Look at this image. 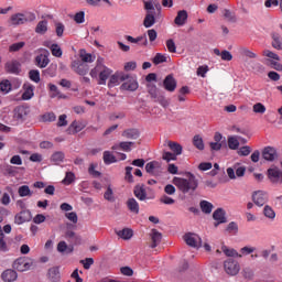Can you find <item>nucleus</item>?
<instances>
[{
	"mask_svg": "<svg viewBox=\"0 0 282 282\" xmlns=\"http://www.w3.org/2000/svg\"><path fill=\"white\" fill-rule=\"evenodd\" d=\"M172 184L181 191V193H195L197 191V186H199V181L194 176L193 173H187V177L175 176L172 180Z\"/></svg>",
	"mask_w": 282,
	"mask_h": 282,
	"instance_id": "f257e3e1",
	"label": "nucleus"
},
{
	"mask_svg": "<svg viewBox=\"0 0 282 282\" xmlns=\"http://www.w3.org/2000/svg\"><path fill=\"white\" fill-rule=\"evenodd\" d=\"M111 74H113V69L107 67L105 65V58L99 56L96 61V66L90 69L89 76L91 78H99L98 85H107V80Z\"/></svg>",
	"mask_w": 282,
	"mask_h": 282,
	"instance_id": "f03ea898",
	"label": "nucleus"
},
{
	"mask_svg": "<svg viewBox=\"0 0 282 282\" xmlns=\"http://www.w3.org/2000/svg\"><path fill=\"white\" fill-rule=\"evenodd\" d=\"M127 78L123 79V83L120 86V89L123 91H137L140 84L138 83V76L126 74Z\"/></svg>",
	"mask_w": 282,
	"mask_h": 282,
	"instance_id": "7ed1b4c3",
	"label": "nucleus"
},
{
	"mask_svg": "<svg viewBox=\"0 0 282 282\" xmlns=\"http://www.w3.org/2000/svg\"><path fill=\"white\" fill-rule=\"evenodd\" d=\"M224 270L229 276H237L241 271V265L235 259H227L224 262Z\"/></svg>",
	"mask_w": 282,
	"mask_h": 282,
	"instance_id": "20e7f679",
	"label": "nucleus"
},
{
	"mask_svg": "<svg viewBox=\"0 0 282 282\" xmlns=\"http://www.w3.org/2000/svg\"><path fill=\"white\" fill-rule=\"evenodd\" d=\"M227 175L229 180H237V177H243V175H246V166L241 163H235L231 167L227 169Z\"/></svg>",
	"mask_w": 282,
	"mask_h": 282,
	"instance_id": "39448f33",
	"label": "nucleus"
},
{
	"mask_svg": "<svg viewBox=\"0 0 282 282\" xmlns=\"http://www.w3.org/2000/svg\"><path fill=\"white\" fill-rule=\"evenodd\" d=\"M40 54L35 57V65L41 69H45L50 65V51L46 48H40Z\"/></svg>",
	"mask_w": 282,
	"mask_h": 282,
	"instance_id": "423d86ee",
	"label": "nucleus"
},
{
	"mask_svg": "<svg viewBox=\"0 0 282 282\" xmlns=\"http://www.w3.org/2000/svg\"><path fill=\"white\" fill-rule=\"evenodd\" d=\"M36 19V15L31 14L30 18L28 15L22 13H15L11 15L10 18V25H23V23H28V21H34Z\"/></svg>",
	"mask_w": 282,
	"mask_h": 282,
	"instance_id": "0eeeda50",
	"label": "nucleus"
},
{
	"mask_svg": "<svg viewBox=\"0 0 282 282\" xmlns=\"http://www.w3.org/2000/svg\"><path fill=\"white\" fill-rule=\"evenodd\" d=\"M267 175L271 184H282V171L278 166L270 167Z\"/></svg>",
	"mask_w": 282,
	"mask_h": 282,
	"instance_id": "6e6552de",
	"label": "nucleus"
},
{
	"mask_svg": "<svg viewBox=\"0 0 282 282\" xmlns=\"http://www.w3.org/2000/svg\"><path fill=\"white\" fill-rule=\"evenodd\" d=\"M32 268V260L28 258H18L13 262V269L17 270L18 272H28Z\"/></svg>",
	"mask_w": 282,
	"mask_h": 282,
	"instance_id": "1a4fd4ad",
	"label": "nucleus"
},
{
	"mask_svg": "<svg viewBox=\"0 0 282 282\" xmlns=\"http://www.w3.org/2000/svg\"><path fill=\"white\" fill-rule=\"evenodd\" d=\"M184 241L187 243L191 248H202V238L197 234L188 232L184 235Z\"/></svg>",
	"mask_w": 282,
	"mask_h": 282,
	"instance_id": "9d476101",
	"label": "nucleus"
},
{
	"mask_svg": "<svg viewBox=\"0 0 282 282\" xmlns=\"http://www.w3.org/2000/svg\"><path fill=\"white\" fill-rule=\"evenodd\" d=\"M70 68L75 74H78L79 76H87L89 73V65L80 62V61H73L70 64Z\"/></svg>",
	"mask_w": 282,
	"mask_h": 282,
	"instance_id": "9b49d317",
	"label": "nucleus"
},
{
	"mask_svg": "<svg viewBox=\"0 0 282 282\" xmlns=\"http://www.w3.org/2000/svg\"><path fill=\"white\" fill-rule=\"evenodd\" d=\"M262 158L267 162H274L279 160V151H276V148L274 147H265L262 150Z\"/></svg>",
	"mask_w": 282,
	"mask_h": 282,
	"instance_id": "f8f14e48",
	"label": "nucleus"
},
{
	"mask_svg": "<svg viewBox=\"0 0 282 282\" xmlns=\"http://www.w3.org/2000/svg\"><path fill=\"white\" fill-rule=\"evenodd\" d=\"M127 78V73L123 72H116L113 75L110 76L108 82V87L111 89L112 87H118L120 83Z\"/></svg>",
	"mask_w": 282,
	"mask_h": 282,
	"instance_id": "ddd939ff",
	"label": "nucleus"
},
{
	"mask_svg": "<svg viewBox=\"0 0 282 282\" xmlns=\"http://www.w3.org/2000/svg\"><path fill=\"white\" fill-rule=\"evenodd\" d=\"M252 199L256 206H264L268 203V193L263 191L254 192Z\"/></svg>",
	"mask_w": 282,
	"mask_h": 282,
	"instance_id": "4468645a",
	"label": "nucleus"
},
{
	"mask_svg": "<svg viewBox=\"0 0 282 282\" xmlns=\"http://www.w3.org/2000/svg\"><path fill=\"white\" fill-rule=\"evenodd\" d=\"M86 127L87 124H85V122L75 120L69 124L66 132L69 135H75V133H80V131H83V129H85Z\"/></svg>",
	"mask_w": 282,
	"mask_h": 282,
	"instance_id": "2eb2a0df",
	"label": "nucleus"
},
{
	"mask_svg": "<svg viewBox=\"0 0 282 282\" xmlns=\"http://www.w3.org/2000/svg\"><path fill=\"white\" fill-rule=\"evenodd\" d=\"M32 219V213L30 210H22L14 217V223L18 226H21V224H25L26 221H30Z\"/></svg>",
	"mask_w": 282,
	"mask_h": 282,
	"instance_id": "dca6fc26",
	"label": "nucleus"
},
{
	"mask_svg": "<svg viewBox=\"0 0 282 282\" xmlns=\"http://www.w3.org/2000/svg\"><path fill=\"white\" fill-rule=\"evenodd\" d=\"M126 41L134 45H142L143 47H147V45H149V40L147 39V35H140L138 37L126 35Z\"/></svg>",
	"mask_w": 282,
	"mask_h": 282,
	"instance_id": "f3484780",
	"label": "nucleus"
},
{
	"mask_svg": "<svg viewBox=\"0 0 282 282\" xmlns=\"http://www.w3.org/2000/svg\"><path fill=\"white\" fill-rule=\"evenodd\" d=\"M29 113H30V107L19 106L14 109L15 120H25Z\"/></svg>",
	"mask_w": 282,
	"mask_h": 282,
	"instance_id": "a211bd4d",
	"label": "nucleus"
},
{
	"mask_svg": "<svg viewBox=\"0 0 282 282\" xmlns=\"http://www.w3.org/2000/svg\"><path fill=\"white\" fill-rule=\"evenodd\" d=\"M163 87L166 91H174L177 89V82L173 77V75H167L163 80Z\"/></svg>",
	"mask_w": 282,
	"mask_h": 282,
	"instance_id": "6ab92c4d",
	"label": "nucleus"
},
{
	"mask_svg": "<svg viewBox=\"0 0 282 282\" xmlns=\"http://www.w3.org/2000/svg\"><path fill=\"white\" fill-rule=\"evenodd\" d=\"M1 279L3 282H14L17 279H19V273L12 269H8L2 272Z\"/></svg>",
	"mask_w": 282,
	"mask_h": 282,
	"instance_id": "aec40b11",
	"label": "nucleus"
},
{
	"mask_svg": "<svg viewBox=\"0 0 282 282\" xmlns=\"http://www.w3.org/2000/svg\"><path fill=\"white\" fill-rule=\"evenodd\" d=\"M6 70L9 74H19L21 72V64L17 59H12L6 63Z\"/></svg>",
	"mask_w": 282,
	"mask_h": 282,
	"instance_id": "412c9836",
	"label": "nucleus"
},
{
	"mask_svg": "<svg viewBox=\"0 0 282 282\" xmlns=\"http://www.w3.org/2000/svg\"><path fill=\"white\" fill-rule=\"evenodd\" d=\"M24 93L22 94V100H32L34 98V86L26 83L23 85Z\"/></svg>",
	"mask_w": 282,
	"mask_h": 282,
	"instance_id": "4be33fe9",
	"label": "nucleus"
},
{
	"mask_svg": "<svg viewBox=\"0 0 282 282\" xmlns=\"http://www.w3.org/2000/svg\"><path fill=\"white\" fill-rule=\"evenodd\" d=\"M150 237L152 240L150 248H158V246H160V242L162 241V234L158 231V229H152Z\"/></svg>",
	"mask_w": 282,
	"mask_h": 282,
	"instance_id": "5701e85b",
	"label": "nucleus"
},
{
	"mask_svg": "<svg viewBox=\"0 0 282 282\" xmlns=\"http://www.w3.org/2000/svg\"><path fill=\"white\" fill-rule=\"evenodd\" d=\"M134 197H137V199H139L140 202H144L145 199H148L147 197V188L144 187V185H137L134 187Z\"/></svg>",
	"mask_w": 282,
	"mask_h": 282,
	"instance_id": "b1692460",
	"label": "nucleus"
},
{
	"mask_svg": "<svg viewBox=\"0 0 282 282\" xmlns=\"http://www.w3.org/2000/svg\"><path fill=\"white\" fill-rule=\"evenodd\" d=\"M213 218L217 224L215 226H219V224H226V212L223 208H218L214 212Z\"/></svg>",
	"mask_w": 282,
	"mask_h": 282,
	"instance_id": "393cba45",
	"label": "nucleus"
},
{
	"mask_svg": "<svg viewBox=\"0 0 282 282\" xmlns=\"http://www.w3.org/2000/svg\"><path fill=\"white\" fill-rule=\"evenodd\" d=\"M164 147H169L173 151L174 154L176 155H182V144L174 142V141H165Z\"/></svg>",
	"mask_w": 282,
	"mask_h": 282,
	"instance_id": "a878e982",
	"label": "nucleus"
},
{
	"mask_svg": "<svg viewBox=\"0 0 282 282\" xmlns=\"http://www.w3.org/2000/svg\"><path fill=\"white\" fill-rule=\"evenodd\" d=\"M122 138L128 140H138L140 138V131L138 129H127L122 132Z\"/></svg>",
	"mask_w": 282,
	"mask_h": 282,
	"instance_id": "bb28decb",
	"label": "nucleus"
},
{
	"mask_svg": "<svg viewBox=\"0 0 282 282\" xmlns=\"http://www.w3.org/2000/svg\"><path fill=\"white\" fill-rule=\"evenodd\" d=\"M48 89L51 91V98H59L62 100L67 99V95L61 94V90H58V87L54 84H48Z\"/></svg>",
	"mask_w": 282,
	"mask_h": 282,
	"instance_id": "cd10ccee",
	"label": "nucleus"
},
{
	"mask_svg": "<svg viewBox=\"0 0 282 282\" xmlns=\"http://www.w3.org/2000/svg\"><path fill=\"white\" fill-rule=\"evenodd\" d=\"M187 19H188V12H186V10H182L177 12V15L174 22L176 25L181 28L182 25H185Z\"/></svg>",
	"mask_w": 282,
	"mask_h": 282,
	"instance_id": "c85d7f7f",
	"label": "nucleus"
},
{
	"mask_svg": "<svg viewBox=\"0 0 282 282\" xmlns=\"http://www.w3.org/2000/svg\"><path fill=\"white\" fill-rule=\"evenodd\" d=\"M133 144L135 143L131 141H123V142H120L119 144L113 145L112 151H118V149H121V151H126L127 153H129Z\"/></svg>",
	"mask_w": 282,
	"mask_h": 282,
	"instance_id": "c756f323",
	"label": "nucleus"
},
{
	"mask_svg": "<svg viewBox=\"0 0 282 282\" xmlns=\"http://www.w3.org/2000/svg\"><path fill=\"white\" fill-rule=\"evenodd\" d=\"M127 206L130 213H133L134 215H138L140 213V204H138V200H135V198H129L127 200Z\"/></svg>",
	"mask_w": 282,
	"mask_h": 282,
	"instance_id": "7c9ffc66",
	"label": "nucleus"
},
{
	"mask_svg": "<svg viewBox=\"0 0 282 282\" xmlns=\"http://www.w3.org/2000/svg\"><path fill=\"white\" fill-rule=\"evenodd\" d=\"M221 251L226 257H234L236 259H241L242 254H240L236 249L229 248L228 246L224 245L221 247Z\"/></svg>",
	"mask_w": 282,
	"mask_h": 282,
	"instance_id": "2f4dec72",
	"label": "nucleus"
},
{
	"mask_svg": "<svg viewBox=\"0 0 282 282\" xmlns=\"http://www.w3.org/2000/svg\"><path fill=\"white\" fill-rule=\"evenodd\" d=\"M117 237L123 239L124 241H129L133 237V230L129 228H124L122 230L116 231Z\"/></svg>",
	"mask_w": 282,
	"mask_h": 282,
	"instance_id": "473e14b6",
	"label": "nucleus"
},
{
	"mask_svg": "<svg viewBox=\"0 0 282 282\" xmlns=\"http://www.w3.org/2000/svg\"><path fill=\"white\" fill-rule=\"evenodd\" d=\"M143 25L144 28H153V25H155V13H153V11H148Z\"/></svg>",
	"mask_w": 282,
	"mask_h": 282,
	"instance_id": "72a5a7b5",
	"label": "nucleus"
},
{
	"mask_svg": "<svg viewBox=\"0 0 282 282\" xmlns=\"http://www.w3.org/2000/svg\"><path fill=\"white\" fill-rule=\"evenodd\" d=\"M79 57L83 63H94L96 61V55H93L91 53H87L85 50L79 51Z\"/></svg>",
	"mask_w": 282,
	"mask_h": 282,
	"instance_id": "f704fd0d",
	"label": "nucleus"
},
{
	"mask_svg": "<svg viewBox=\"0 0 282 282\" xmlns=\"http://www.w3.org/2000/svg\"><path fill=\"white\" fill-rule=\"evenodd\" d=\"M57 252H61L62 254H64V252H66V254H70V252H74V247L67 246V242L65 241H59L57 243Z\"/></svg>",
	"mask_w": 282,
	"mask_h": 282,
	"instance_id": "c9c22d12",
	"label": "nucleus"
},
{
	"mask_svg": "<svg viewBox=\"0 0 282 282\" xmlns=\"http://www.w3.org/2000/svg\"><path fill=\"white\" fill-rule=\"evenodd\" d=\"M155 8H156V10H160V8H162L160 6V1H158V0H150V1L145 2V10L148 12H153V14H155Z\"/></svg>",
	"mask_w": 282,
	"mask_h": 282,
	"instance_id": "e433bc0d",
	"label": "nucleus"
},
{
	"mask_svg": "<svg viewBox=\"0 0 282 282\" xmlns=\"http://www.w3.org/2000/svg\"><path fill=\"white\" fill-rule=\"evenodd\" d=\"M263 215L267 219H270V221H274V219H276V212H274V209L269 205L264 206Z\"/></svg>",
	"mask_w": 282,
	"mask_h": 282,
	"instance_id": "4c0bfd02",
	"label": "nucleus"
},
{
	"mask_svg": "<svg viewBox=\"0 0 282 282\" xmlns=\"http://www.w3.org/2000/svg\"><path fill=\"white\" fill-rule=\"evenodd\" d=\"M18 195H20V197H32L33 193L30 186L22 185L18 188Z\"/></svg>",
	"mask_w": 282,
	"mask_h": 282,
	"instance_id": "58836bf2",
	"label": "nucleus"
},
{
	"mask_svg": "<svg viewBox=\"0 0 282 282\" xmlns=\"http://www.w3.org/2000/svg\"><path fill=\"white\" fill-rule=\"evenodd\" d=\"M47 25H48L47 20L40 21L35 28L36 34H46Z\"/></svg>",
	"mask_w": 282,
	"mask_h": 282,
	"instance_id": "ea45409f",
	"label": "nucleus"
},
{
	"mask_svg": "<svg viewBox=\"0 0 282 282\" xmlns=\"http://www.w3.org/2000/svg\"><path fill=\"white\" fill-rule=\"evenodd\" d=\"M48 276L51 281L56 282L61 279V271L58 270V267H53L48 270Z\"/></svg>",
	"mask_w": 282,
	"mask_h": 282,
	"instance_id": "a19ab883",
	"label": "nucleus"
},
{
	"mask_svg": "<svg viewBox=\"0 0 282 282\" xmlns=\"http://www.w3.org/2000/svg\"><path fill=\"white\" fill-rule=\"evenodd\" d=\"M200 209L205 215H210L213 213V205L208 200H202L200 204Z\"/></svg>",
	"mask_w": 282,
	"mask_h": 282,
	"instance_id": "79ce46f5",
	"label": "nucleus"
},
{
	"mask_svg": "<svg viewBox=\"0 0 282 282\" xmlns=\"http://www.w3.org/2000/svg\"><path fill=\"white\" fill-rule=\"evenodd\" d=\"M272 47H274V50H282L281 35L279 33H272Z\"/></svg>",
	"mask_w": 282,
	"mask_h": 282,
	"instance_id": "37998d69",
	"label": "nucleus"
},
{
	"mask_svg": "<svg viewBox=\"0 0 282 282\" xmlns=\"http://www.w3.org/2000/svg\"><path fill=\"white\" fill-rule=\"evenodd\" d=\"M104 162L105 164H113L118 162V159L111 153L110 151H105L104 152Z\"/></svg>",
	"mask_w": 282,
	"mask_h": 282,
	"instance_id": "c03bdc74",
	"label": "nucleus"
},
{
	"mask_svg": "<svg viewBox=\"0 0 282 282\" xmlns=\"http://www.w3.org/2000/svg\"><path fill=\"white\" fill-rule=\"evenodd\" d=\"M51 53L52 56H55V58H61L63 56V48H61V45L58 44H52Z\"/></svg>",
	"mask_w": 282,
	"mask_h": 282,
	"instance_id": "a18cd8bd",
	"label": "nucleus"
},
{
	"mask_svg": "<svg viewBox=\"0 0 282 282\" xmlns=\"http://www.w3.org/2000/svg\"><path fill=\"white\" fill-rule=\"evenodd\" d=\"M193 144L198 151H204V139L199 134L194 135Z\"/></svg>",
	"mask_w": 282,
	"mask_h": 282,
	"instance_id": "49530a36",
	"label": "nucleus"
},
{
	"mask_svg": "<svg viewBox=\"0 0 282 282\" xmlns=\"http://www.w3.org/2000/svg\"><path fill=\"white\" fill-rule=\"evenodd\" d=\"M228 147L231 151H237V149H239V139L237 137H229Z\"/></svg>",
	"mask_w": 282,
	"mask_h": 282,
	"instance_id": "de8ad7c7",
	"label": "nucleus"
},
{
	"mask_svg": "<svg viewBox=\"0 0 282 282\" xmlns=\"http://www.w3.org/2000/svg\"><path fill=\"white\" fill-rule=\"evenodd\" d=\"M252 111H253V113H260V116H263V113H265V111H267L265 105H263L261 102H257L253 105Z\"/></svg>",
	"mask_w": 282,
	"mask_h": 282,
	"instance_id": "09e8293b",
	"label": "nucleus"
},
{
	"mask_svg": "<svg viewBox=\"0 0 282 282\" xmlns=\"http://www.w3.org/2000/svg\"><path fill=\"white\" fill-rule=\"evenodd\" d=\"M240 54L242 56H246V58H259V55H257V53L250 51L248 47L241 48Z\"/></svg>",
	"mask_w": 282,
	"mask_h": 282,
	"instance_id": "8fccbe9b",
	"label": "nucleus"
},
{
	"mask_svg": "<svg viewBox=\"0 0 282 282\" xmlns=\"http://www.w3.org/2000/svg\"><path fill=\"white\" fill-rule=\"evenodd\" d=\"M12 89V85L10 84V80H3L0 83V91H2V94H10Z\"/></svg>",
	"mask_w": 282,
	"mask_h": 282,
	"instance_id": "3c124183",
	"label": "nucleus"
},
{
	"mask_svg": "<svg viewBox=\"0 0 282 282\" xmlns=\"http://www.w3.org/2000/svg\"><path fill=\"white\" fill-rule=\"evenodd\" d=\"M167 52H170L171 54H175L177 52V46L175 45V41H173V39H169L165 42Z\"/></svg>",
	"mask_w": 282,
	"mask_h": 282,
	"instance_id": "603ef678",
	"label": "nucleus"
},
{
	"mask_svg": "<svg viewBox=\"0 0 282 282\" xmlns=\"http://www.w3.org/2000/svg\"><path fill=\"white\" fill-rule=\"evenodd\" d=\"M51 160L54 162V164H61V162L65 160V154L63 152H55Z\"/></svg>",
	"mask_w": 282,
	"mask_h": 282,
	"instance_id": "864d4df0",
	"label": "nucleus"
},
{
	"mask_svg": "<svg viewBox=\"0 0 282 282\" xmlns=\"http://www.w3.org/2000/svg\"><path fill=\"white\" fill-rule=\"evenodd\" d=\"M169 59V56L162 54V53H156V55L153 58L154 65H160L161 63H166Z\"/></svg>",
	"mask_w": 282,
	"mask_h": 282,
	"instance_id": "5fc2aeb1",
	"label": "nucleus"
},
{
	"mask_svg": "<svg viewBox=\"0 0 282 282\" xmlns=\"http://www.w3.org/2000/svg\"><path fill=\"white\" fill-rule=\"evenodd\" d=\"M65 33V24L62 22L55 23V34L58 36V39H62L63 34Z\"/></svg>",
	"mask_w": 282,
	"mask_h": 282,
	"instance_id": "6e6d98bb",
	"label": "nucleus"
},
{
	"mask_svg": "<svg viewBox=\"0 0 282 282\" xmlns=\"http://www.w3.org/2000/svg\"><path fill=\"white\" fill-rule=\"evenodd\" d=\"M74 180H76V175H74V173H72V172H67L62 182L66 186H69V184H72V182H74Z\"/></svg>",
	"mask_w": 282,
	"mask_h": 282,
	"instance_id": "4d7b16f0",
	"label": "nucleus"
},
{
	"mask_svg": "<svg viewBox=\"0 0 282 282\" xmlns=\"http://www.w3.org/2000/svg\"><path fill=\"white\" fill-rule=\"evenodd\" d=\"M163 160H165V162H175L177 154H174V152H163Z\"/></svg>",
	"mask_w": 282,
	"mask_h": 282,
	"instance_id": "13d9d810",
	"label": "nucleus"
},
{
	"mask_svg": "<svg viewBox=\"0 0 282 282\" xmlns=\"http://www.w3.org/2000/svg\"><path fill=\"white\" fill-rule=\"evenodd\" d=\"M227 232H230L231 235H237V232H239V226L237 225V223H229V225L227 226Z\"/></svg>",
	"mask_w": 282,
	"mask_h": 282,
	"instance_id": "bf43d9fd",
	"label": "nucleus"
},
{
	"mask_svg": "<svg viewBox=\"0 0 282 282\" xmlns=\"http://www.w3.org/2000/svg\"><path fill=\"white\" fill-rule=\"evenodd\" d=\"M158 166H160V163L158 161L149 162L145 165V171H147V173H153V171H155V169H158Z\"/></svg>",
	"mask_w": 282,
	"mask_h": 282,
	"instance_id": "052dcab7",
	"label": "nucleus"
},
{
	"mask_svg": "<svg viewBox=\"0 0 282 282\" xmlns=\"http://www.w3.org/2000/svg\"><path fill=\"white\" fill-rule=\"evenodd\" d=\"M43 122H54L56 120V115L54 112H46L42 116Z\"/></svg>",
	"mask_w": 282,
	"mask_h": 282,
	"instance_id": "680f3d73",
	"label": "nucleus"
},
{
	"mask_svg": "<svg viewBox=\"0 0 282 282\" xmlns=\"http://www.w3.org/2000/svg\"><path fill=\"white\" fill-rule=\"evenodd\" d=\"M29 76L33 83H41V73L39 70H30Z\"/></svg>",
	"mask_w": 282,
	"mask_h": 282,
	"instance_id": "e2e57ef3",
	"label": "nucleus"
},
{
	"mask_svg": "<svg viewBox=\"0 0 282 282\" xmlns=\"http://www.w3.org/2000/svg\"><path fill=\"white\" fill-rule=\"evenodd\" d=\"M79 263H82L85 270H89L94 263V258H86L80 260Z\"/></svg>",
	"mask_w": 282,
	"mask_h": 282,
	"instance_id": "0e129e2a",
	"label": "nucleus"
},
{
	"mask_svg": "<svg viewBox=\"0 0 282 282\" xmlns=\"http://www.w3.org/2000/svg\"><path fill=\"white\" fill-rule=\"evenodd\" d=\"M254 250H257L254 247H242L240 249V252L239 254H242V257H248V254H252V252H254Z\"/></svg>",
	"mask_w": 282,
	"mask_h": 282,
	"instance_id": "69168bd1",
	"label": "nucleus"
},
{
	"mask_svg": "<svg viewBox=\"0 0 282 282\" xmlns=\"http://www.w3.org/2000/svg\"><path fill=\"white\" fill-rule=\"evenodd\" d=\"M105 199H107V202H115L116 198L113 197V189H111V187H108L107 191L104 194Z\"/></svg>",
	"mask_w": 282,
	"mask_h": 282,
	"instance_id": "338daca9",
	"label": "nucleus"
},
{
	"mask_svg": "<svg viewBox=\"0 0 282 282\" xmlns=\"http://www.w3.org/2000/svg\"><path fill=\"white\" fill-rule=\"evenodd\" d=\"M74 21L78 24L83 23L85 21V11L77 12L74 17Z\"/></svg>",
	"mask_w": 282,
	"mask_h": 282,
	"instance_id": "774afa93",
	"label": "nucleus"
}]
</instances>
